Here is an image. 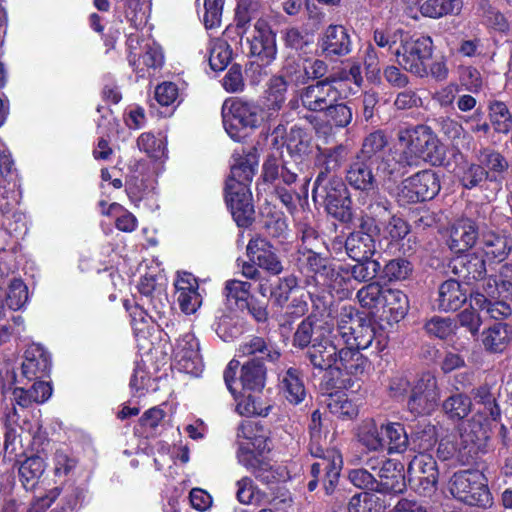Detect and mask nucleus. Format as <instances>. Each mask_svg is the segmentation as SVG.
Returning <instances> with one entry per match:
<instances>
[{
  "label": "nucleus",
  "instance_id": "0eeeda50",
  "mask_svg": "<svg viewBox=\"0 0 512 512\" xmlns=\"http://www.w3.org/2000/svg\"><path fill=\"white\" fill-rule=\"evenodd\" d=\"M314 311L297 327L293 343L299 348H306L324 336H331L334 331V317L330 307L314 304Z\"/></svg>",
  "mask_w": 512,
  "mask_h": 512
},
{
  "label": "nucleus",
  "instance_id": "ddd939ff",
  "mask_svg": "<svg viewBox=\"0 0 512 512\" xmlns=\"http://www.w3.org/2000/svg\"><path fill=\"white\" fill-rule=\"evenodd\" d=\"M250 54L263 65H269L277 54L276 37L270 26L264 20H258L252 32L247 37Z\"/></svg>",
  "mask_w": 512,
  "mask_h": 512
},
{
  "label": "nucleus",
  "instance_id": "f3484780",
  "mask_svg": "<svg viewBox=\"0 0 512 512\" xmlns=\"http://www.w3.org/2000/svg\"><path fill=\"white\" fill-rule=\"evenodd\" d=\"M174 358L179 370L187 374L198 376L203 370L199 343L193 334H185L177 340Z\"/></svg>",
  "mask_w": 512,
  "mask_h": 512
},
{
  "label": "nucleus",
  "instance_id": "a211bd4d",
  "mask_svg": "<svg viewBox=\"0 0 512 512\" xmlns=\"http://www.w3.org/2000/svg\"><path fill=\"white\" fill-rule=\"evenodd\" d=\"M234 189L225 186V199L238 226H248L254 214L252 195L249 188L236 185Z\"/></svg>",
  "mask_w": 512,
  "mask_h": 512
},
{
  "label": "nucleus",
  "instance_id": "c9c22d12",
  "mask_svg": "<svg viewBox=\"0 0 512 512\" xmlns=\"http://www.w3.org/2000/svg\"><path fill=\"white\" fill-rule=\"evenodd\" d=\"M345 247L349 257L357 262L370 259L376 250L372 236L362 231L351 233Z\"/></svg>",
  "mask_w": 512,
  "mask_h": 512
},
{
  "label": "nucleus",
  "instance_id": "f03ea898",
  "mask_svg": "<svg viewBox=\"0 0 512 512\" xmlns=\"http://www.w3.org/2000/svg\"><path fill=\"white\" fill-rule=\"evenodd\" d=\"M476 404L482 405L473 417L463 422L459 427V435L463 449L469 448L471 452L475 447L479 448L481 443L487 439V425L490 420H496L500 410L496 404L495 397L490 388L481 386L473 392Z\"/></svg>",
  "mask_w": 512,
  "mask_h": 512
},
{
  "label": "nucleus",
  "instance_id": "20e7f679",
  "mask_svg": "<svg viewBox=\"0 0 512 512\" xmlns=\"http://www.w3.org/2000/svg\"><path fill=\"white\" fill-rule=\"evenodd\" d=\"M447 488L455 499L467 505L487 508L493 504L487 479L478 470L454 473L448 481Z\"/></svg>",
  "mask_w": 512,
  "mask_h": 512
},
{
  "label": "nucleus",
  "instance_id": "5701e85b",
  "mask_svg": "<svg viewBox=\"0 0 512 512\" xmlns=\"http://www.w3.org/2000/svg\"><path fill=\"white\" fill-rule=\"evenodd\" d=\"M247 254L253 262L273 275L283 271V266L272 245L262 237L252 238L247 245Z\"/></svg>",
  "mask_w": 512,
  "mask_h": 512
},
{
  "label": "nucleus",
  "instance_id": "a878e982",
  "mask_svg": "<svg viewBox=\"0 0 512 512\" xmlns=\"http://www.w3.org/2000/svg\"><path fill=\"white\" fill-rule=\"evenodd\" d=\"M373 162L357 157L346 173V180L354 189L361 191H373L377 188V180L372 173Z\"/></svg>",
  "mask_w": 512,
  "mask_h": 512
},
{
  "label": "nucleus",
  "instance_id": "393cba45",
  "mask_svg": "<svg viewBox=\"0 0 512 512\" xmlns=\"http://www.w3.org/2000/svg\"><path fill=\"white\" fill-rule=\"evenodd\" d=\"M331 337L335 335L324 336L309 346L307 357L315 369L323 371L334 368L340 348Z\"/></svg>",
  "mask_w": 512,
  "mask_h": 512
},
{
  "label": "nucleus",
  "instance_id": "412c9836",
  "mask_svg": "<svg viewBox=\"0 0 512 512\" xmlns=\"http://www.w3.org/2000/svg\"><path fill=\"white\" fill-rule=\"evenodd\" d=\"M375 491L381 493H402L405 490L403 465L395 460L386 459L378 470Z\"/></svg>",
  "mask_w": 512,
  "mask_h": 512
},
{
  "label": "nucleus",
  "instance_id": "e433bc0d",
  "mask_svg": "<svg viewBox=\"0 0 512 512\" xmlns=\"http://www.w3.org/2000/svg\"><path fill=\"white\" fill-rule=\"evenodd\" d=\"M453 271L465 280H481L486 273L485 260L474 255H461L453 261Z\"/></svg>",
  "mask_w": 512,
  "mask_h": 512
},
{
  "label": "nucleus",
  "instance_id": "37998d69",
  "mask_svg": "<svg viewBox=\"0 0 512 512\" xmlns=\"http://www.w3.org/2000/svg\"><path fill=\"white\" fill-rule=\"evenodd\" d=\"M405 161V154L402 150L399 153H390L381 158L377 171L385 180H396L405 173L407 167L413 165Z\"/></svg>",
  "mask_w": 512,
  "mask_h": 512
},
{
  "label": "nucleus",
  "instance_id": "dca6fc26",
  "mask_svg": "<svg viewBox=\"0 0 512 512\" xmlns=\"http://www.w3.org/2000/svg\"><path fill=\"white\" fill-rule=\"evenodd\" d=\"M306 68L295 69L294 72L286 70V76H273L268 83L266 96V109L269 116H274L285 102V94L290 83L298 85L306 80Z\"/></svg>",
  "mask_w": 512,
  "mask_h": 512
},
{
  "label": "nucleus",
  "instance_id": "6e6552de",
  "mask_svg": "<svg viewBox=\"0 0 512 512\" xmlns=\"http://www.w3.org/2000/svg\"><path fill=\"white\" fill-rule=\"evenodd\" d=\"M299 97L302 106L307 110L324 112L333 103L346 98L347 92L340 91L338 82L328 77L302 89Z\"/></svg>",
  "mask_w": 512,
  "mask_h": 512
},
{
  "label": "nucleus",
  "instance_id": "bb28decb",
  "mask_svg": "<svg viewBox=\"0 0 512 512\" xmlns=\"http://www.w3.org/2000/svg\"><path fill=\"white\" fill-rule=\"evenodd\" d=\"M478 237L477 227L470 219L457 221L450 230L448 246L454 253H462L469 250Z\"/></svg>",
  "mask_w": 512,
  "mask_h": 512
},
{
  "label": "nucleus",
  "instance_id": "c85d7f7f",
  "mask_svg": "<svg viewBox=\"0 0 512 512\" xmlns=\"http://www.w3.org/2000/svg\"><path fill=\"white\" fill-rule=\"evenodd\" d=\"M417 5L422 16L439 19L447 15H458L463 8L462 0H408Z\"/></svg>",
  "mask_w": 512,
  "mask_h": 512
},
{
  "label": "nucleus",
  "instance_id": "f257e3e1",
  "mask_svg": "<svg viewBox=\"0 0 512 512\" xmlns=\"http://www.w3.org/2000/svg\"><path fill=\"white\" fill-rule=\"evenodd\" d=\"M398 145L405 154L406 163L416 165L420 159L433 165L442 163L444 149L435 133L426 125L401 128Z\"/></svg>",
  "mask_w": 512,
  "mask_h": 512
},
{
  "label": "nucleus",
  "instance_id": "e2e57ef3",
  "mask_svg": "<svg viewBox=\"0 0 512 512\" xmlns=\"http://www.w3.org/2000/svg\"><path fill=\"white\" fill-rule=\"evenodd\" d=\"M490 121L498 133H508L512 129V116L503 102H493L490 105Z\"/></svg>",
  "mask_w": 512,
  "mask_h": 512
},
{
  "label": "nucleus",
  "instance_id": "6e6d98bb",
  "mask_svg": "<svg viewBox=\"0 0 512 512\" xmlns=\"http://www.w3.org/2000/svg\"><path fill=\"white\" fill-rule=\"evenodd\" d=\"M362 318L358 316L355 308L350 305H344L340 308L336 315V331L345 342L348 337L351 338L354 327H356Z\"/></svg>",
  "mask_w": 512,
  "mask_h": 512
},
{
  "label": "nucleus",
  "instance_id": "7ed1b4c3",
  "mask_svg": "<svg viewBox=\"0 0 512 512\" xmlns=\"http://www.w3.org/2000/svg\"><path fill=\"white\" fill-rule=\"evenodd\" d=\"M222 117L225 131L234 141H242L246 130L258 127L263 121L270 119L269 112L255 103L241 100L225 101L222 106Z\"/></svg>",
  "mask_w": 512,
  "mask_h": 512
},
{
  "label": "nucleus",
  "instance_id": "7c9ffc66",
  "mask_svg": "<svg viewBox=\"0 0 512 512\" xmlns=\"http://www.w3.org/2000/svg\"><path fill=\"white\" fill-rule=\"evenodd\" d=\"M239 357H255V361L268 360L275 362L279 359V351L270 342L258 336H252L242 342L238 348Z\"/></svg>",
  "mask_w": 512,
  "mask_h": 512
},
{
  "label": "nucleus",
  "instance_id": "79ce46f5",
  "mask_svg": "<svg viewBox=\"0 0 512 512\" xmlns=\"http://www.w3.org/2000/svg\"><path fill=\"white\" fill-rule=\"evenodd\" d=\"M385 449L388 454L404 453L409 446L408 434L401 423L385 422Z\"/></svg>",
  "mask_w": 512,
  "mask_h": 512
},
{
  "label": "nucleus",
  "instance_id": "774afa93",
  "mask_svg": "<svg viewBox=\"0 0 512 512\" xmlns=\"http://www.w3.org/2000/svg\"><path fill=\"white\" fill-rule=\"evenodd\" d=\"M138 288L143 296L150 298L154 309L159 310L164 305L162 303V299L165 298L164 291L161 287L157 286L154 277L145 276L141 278Z\"/></svg>",
  "mask_w": 512,
  "mask_h": 512
},
{
  "label": "nucleus",
  "instance_id": "49530a36",
  "mask_svg": "<svg viewBox=\"0 0 512 512\" xmlns=\"http://www.w3.org/2000/svg\"><path fill=\"white\" fill-rule=\"evenodd\" d=\"M472 307H478L480 312H485L493 319L506 318L512 314V308L504 301L488 299L484 294L476 292L471 295Z\"/></svg>",
  "mask_w": 512,
  "mask_h": 512
},
{
  "label": "nucleus",
  "instance_id": "09e8293b",
  "mask_svg": "<svg viewBox=\"0 0 512 512\" xmlns=\"http://www.w3.org/2000/svg\"><path fill=\"white\" fill-rule=\"evenodd\" d=\"M136 144L151 160L162 161L167 157L166 140L162 136L156 137L150 132H144L139 135Z\"/></svg>",
  "mask_w": 512,
  "mask_h": 512
},
{
  "label": "nucleus",
  "instance_id": "c03bdc74",
  "mask_svg": "<svg viewBox=\"0 0 512 512\" xmlns=\"http://www.w3.org/2000/svg\"><path fill=\"white\" fill-rule=\"evenodd\" d=\"M381 309L390 313L391 318L398 322L403 319L408 312V297L401 290L385 289Z\"/></svg>",
  "mask_w": 512,
  "mask_h": 512
},
{
  "label": "nucleus",
  "instance_id": "39448f33",
  "mask_svg": "<svg viewBox=\"0 0 512 512\" xmlns=\"http://www.w3.org/2000/svg\"><path fill=\"white\" fill-rule=\"evenodd\" d=\"M398 64L419 77L429 74L428 61L433 53V41L429 36L410 37L407 33L401 45L394 51Z\"/></svg>",
  "mask_w": 512,
  "mask_h": 512
},
{
  "label": "nucleus",
  "instance_id": "ea45409f",
  "mask_svg": "<svg viewBox=\"0 0 512 512\" xmlns=\"http://www.w3.org/2000/svg\"><path fill=\"white\" fill-rule=\"evenodd\" d=\"M46 469V463L38 455L27 457L18 468L19 480L26 490L34 489Z\"/></svg>",
  "mask_w": 512,
  "mask_h": 512
},
{
  "label": "nucleus",
  "instance_id": "72a5a7b5",
  "mask_svg": "<svg viewBox=\"0 0 512 512\" xmlns=\"http://www.w3.org/2000/svg\"><path fill=\"white\" fill-rule=\"evenodd\" d=\"M384 435L385 423H377L373 419L363 421L357 433L359 442L370 451L385 450Z\"/></svg>",
  "mask_w": 512,
  "mask_h": 512
},
{
  "label": "nucleus",
  "instance_id": "c756f323",
  "mask_svg": "<svg viewBox=\"0 0 512 512\" xmlns=\"http://www.w3.org/2000/svg\"><path fill=\"white\" fill-rule=\"evenodd\" d=\"M256 166L257 161L253 155L234 157L230 175L226 181L227 188L234 189L236 185L249 188Z\"/></svg>",
  "mask_w": 512,
  "mask_h": 512
},
{
  "label": "nucleus",
  "instance_id": "bf43d9fd",
  "mask_svg": "<svg viewBox=\"0 0 512 512\" xmlns=\"http://www.w3.org/2000/svg\"><path fill=\"white\" fill-rule=\"evenodd\" d=\"M236 497L237 500L245 505H258L265 498V493L262 492L249 477H243L236 482Z\"/></svg>",
  "mask_w": 512,
  "mask_h": 512
},
{
  "label": "nucleus",
  "instance_id": "13d9d810",
  "mask_svg": "<svg viewBox=\"0 0 512 512\" xmlns=\"http://www.w3.org/2000/svg\"><path fill=\"white\" fill-rule=\"evenodd\" d=\"M232 51L224 40L214 39L210 42L209 65L214 71H222L230 63Z\"/></svg>",
  "mask_w": 512,
  "mask_h": 512
},
{
  "label": "nucleus",
  "instance_id": "4468645a",
  "mask_svg": "<svg viewBox=\"0 0 512 512\" xmlns=\"http://www.w3.org/2000/svg\"><path fill=\"white\" fill-rule=\"evenodd\" d=\"M320 189H323L325 192L327 212L342 222L351 220V199L342 180L340 178H331L327 183L321 184Z\"/></svg>",
  "mask_w": 512,
  "mask_h": 512
},
{
  "label": "nucleus",
  "instance_id": "0e129e2a",
  "mask_svg": "<svg viewBox=\"0 0 512 512\" xmlns=\"http://www.w3.org/2000/svg\"><path fill=\"white\" fill-rule=\"evenodd\" d=\"M28 288L20 279H13L6 294V303L11 310H20L28 302Z\"/></svg>",
  "mask_w": 512,
  "mask_h": 512
},
{
  "label": "nucleus",
  "instance_id": "58836bf2",
  "mask_svg": "<svg viewBox=\"0 0 512 512\" xmlns=\"http://www.w3.org/2000/svg\"><path fill=\"white\" fill-rule=\"evenodd\" d=\"M280 390L292 404H299L306 396L305 386L299 370L289 368L280 376Z\"/></svg>",
  "mask_w": 512,
  "mask_h": 512
},
{
  "label": "nucleus",
  "instance_id": "f704fd0d",
  "mask_svg": "<svg viewBox=\"0 0 512 512\" xmlns=\"http://www.w3.org/2000/svg\"><path fill=\"white\" fill-rule=\"evenodd\" d=\"M346 157V151L343 146L324 149L320 151L317 157V163L324 169L315 180L313 193H319L321 184L326 181L328 173L335 171L340 167Z\"/></svg>",
  "mask_w": 512,
  "mask_h": 512
},
{
  "label": "nucleus",
  "instance_id": "b1692460",
  "mask_svg": "<svg viewBox=\"0 0 512 512\" xmlns=\"http://www.w3.org/2000/svg\"><path fill=\"white\" fill-rule=\"evenodd\" d=\"M51 360L48 352L39 344L30 345L24 353L21 365L22 375L28 380L43 378L48 375Z\"/></svg>",
  "mask_w": 512,
  "mask_h": 512
},
{
  "label": "nucleus",
  "instance_id": "4be33fe9",
  "mask_svg": "<svg viewBox=\"0 0 512 512\" xmlns=\"http://www.w3.org/2000/svg\"><path fill=\"white\" fill-rule=\"evenodd\" d=\"M263 452L250 451L249 447L242 445L240 452H237L239 464L244 466L259 481L269 484L277 479V472L271 463L263 457Z\"/></svg>",
  "mask_w": 512,
  "mask_h": 512
},
{
  "label": "nucleus",
  "instance_id": "6ab92c4d",
  "mask_svg": "<svg viewBox=\"0 0 512 512\" xmlns=\"http://www.w3.org/2000/svg\"><path fill=\"white\" fill-rule=\"evenodd\" d=\"M322 53L330 56H345L352 50V41L347 29L342 25H329L318 42Z\"/></svg>",
  "mask_w": 512,
  "mask_h": 512
},
{
  "label": "nucleus",
  "instance_id": "2f4dec72",
  "mask_svg": "<svg viewBox=\"0 0 512 512\" xmlns=\"http://www.w3.org/2000/svg\"><path fill=\"white\" fill-rule=\"evenodd\" d=\"M466 299V292L460 283L456 280H447L440 285L435 302L439 310L447 312L459 309Z\"/></svg>",
  "mask_w": 512,
  "mask_h": 512
},
{
  "label": "nucleus",
  "instance_id": "338daca9",
  "mask_svg": "<svg viewBox=\"0 0 512 512\" xmlns=\"http://www.w3.org/2000/svg\"><path fill=\"white\" fill-rule=\"evenodd\" d=\"M378 498L371 493L361 492L355 494L348 503L349 512H381L382 506L377 503Z\"/></svg>",
  "mask_w": 512,
  "mask_h": 512
},
{
  "label": "nucleus",
  "instance_id": "052dcab7",
  "mask_svg": "<svg viewBox=\"0 0 512 512\" xmlns=\"http://www.w3.org/2000/svg\"><path fill=\"white\" fill-rule=\"evenodd\" d=\"M374 336L375 331L372 325L362 319L360 323L354 327L351 338L348 337L345 344L346 346L353 347L359 351L364 350L372 345Z\"/></svg>",
  "mask_w": 512,
  "mask_h": 512
},
{
  "label": "nucleus",
  "instance_id": "de8ad7c7",
  "mask_svg": "<svg viewBox=\"0 0 512 512\" xmlns=\"http://www.w3.org/2000/svg\"><path fill=\"white\" fill-rule=\"evenodd\" d=\"M478 162L488 172V180L495 181L507 171L508 161L499 152L485 148L477 156Z\"/></svg>",
  "mask_w": 512,
  "mask_h": 512
},
{
  "label": "nucleus",
  "instance_id": "3c124183",
  "mask_svg": "<svg viewBox=\"0 0 512 512\" xmlns=\"http://www.w3.org/2000/svg\"><path fill=\"white\" fill-rule=\"evenodd\" d=\"M251 284L240 280H228L225 284L224 294L227 304L231 308L244 309L248 307Z\"/></svg>",
  "mask_w": 512,
  "mask_h": 512
},
{
  "label": "nucleus",
  "instance_id": "a19ab883",
  "mask_svg": "<svg viewBox=\"0 0 512 512\" xmlns=\"http://www.w3.org/2000/svg\"><path fill=\"white\" fill-rule=\"evenodd\" d=\"M265 379L266 370L260 361L251 360L242 366L239 381L244 391H261Z\"/></svg>",
  "mask_w": 512,
  "mask_h": 512
},
{
  "label": "nucleus",
  "instance_id": "69168bd1",
  "mask_svg": "<svg viewBox=\"0 0 512 512\" xmlns=\"http://www.w3.org/2000/svg\"><path fill=\"white\" fill-rule=\"evenodd\" d=\"M333 80L337 81L340 85V91H346L347 96L355 93L356 90L350 85L352 83L355 88H359L363 82L361 75V67L358 64H353L349 70H343L336 75L330 76Z\"/></svg>",
  "mask_w": 512,
  "mask_h": 512
},
{
  "label": "nucleus",
  "instance_id": "4c0bfd02",
  "mask_svg": "<svg viewBox=\"0 0 512 512\" xmlns=\"http://www.w3.org/2000/svg\"><path fill=\"white\" fill-rule=\"evenodd\" d=\"M319 286L335 292L340 298L347 297L352 290L350 272L342 266H331L326 276L320 275Z\"/></svg>",
  "mask_w": 512,
  "mask_h": 512
},
{
  "label": "nucleus",
  "instance_id": "9d476101",
  "mask_svg": "<svg viewBox=\"0 0 512 512\" xmlns=\"http://www.w3.org/2000/svg\"><path fill=\"white\" fill-rule=\"evenodd\" d=\"M309 450L311 455L318 459L311 465V474L317 478L324 472L325 490L327 494H331L342 469V456L334 449H324L321 440L312 438Z\"/></svg>",
  "mask_w": 512,
  "mask_h": 512
},
{
  "label": "nucleus",
  "instance_id": "cd10ccee",
  "mask_svg": "<svg viewBox=\"0 0 512 512\" xmlns=\"http://www.w3.org/2000/svg\"><path fill=\"white\" fill-rule=\"evenodd\" d=\"M480 246L488 260L502 262L512 249V238L506 234L489 231L482 234Z\"/></svg>",
  "mask_w": 512,
  "mask_h": 512
},
{
  "label": "nucleus",
  "instance_id": "473e14b6",
  "mask_svg": "<svg viewBox=\"0 0 512 512\" xmlns=\"http://www.w3.org/2000/svg\"><path fill=\"white\" fill-rule=\"evenodd\" d=\"M324 116L330 125H321L317 121L316 117H310L311 123H313V120L316 121L314 128L317 133L327 134L331 130V126H335L337 128L347 127L353 119L352 109L348 105L338 102L330 105L324 111Z\"/></svg>",
  "mask_w": 512,
  "mask_h": 512
},
{
  "label": "nucleus",
  "instance_id": "a18cd8bd",
  "mask_svg": "<svg viewBox=\"0 0 512 512\" xmlns=\"http://www.w3.org/2000/svg\"><path fill=\"white\" fill-rule=\"evenodd\" d=\"M511 340V331L506 324L498 323L483 331L482 343L490 352H502Z\"/></svg>",
  "mask_w": 512,
  "mask_h": 512
},
{
  "label": "nucleus",
  "instance_id": "1a4fd4ad",
  "mask_svg": "<svg viewBox=\"0 0 512 512\" xmlns=\"http://www.w3.org/2000/svg\"><path fill=\"white\" fill-rule=\"evenodd\" d=\"M368 368V359L359 350L346 346L339 349L333 369L342 376L341 381L345 389L357 391Z\"/></svg>",
  "mask_w": 512,
  "mask_h": 512
},
{
  "label": "nucleus",
  "instance_id": "864d4df0",
  "mask_svg": "<svg viewBox=\"0 0 512 512\" xmlns=\"http://www.w3.org/2000/svg\"><path fill=\"white\" fill-rule=\"evenodd\" d=\"M100 206L103 214L115 217V226L118 230L130 233L137 228V218L120 204L112 203L105 209L106 202L101 201Z\"/></svg>",
  "mask_w": 512,
  "mask_h": 512
},
{
  "label": "nucleus",
  "instance_id": "603ef678",
  "mask_svg": "<svg viewBox=\"0 0 512 512\" xmlns=\"http://www.w3.org/2000/svg\"><path fill=\"white\" fill-rule=\"evenodd\" d=\"M442 408L450 420L460 421L471 412L472 402L467 395L456 393L444 400Z\"/></svg>",
  "mask_w": 512,
  "mask_h": 512
},
{
  "label": "nucleus",
  "instance_id": "8fccbe9b",
  "mask_svg": "<svg viewBox=\"0 0 512 512\" xmlns=\"http://www.w3.org/2000/svg\"><path fill=\"white\" fill-rule=\"evenodd\" d=\"M237 439V452H240L242 445L249 447V450L255 451V453L266 449L265 437L257 434L256 425L250 420L241 422L237 431Z\"/></svg>",
  "mask_w": 512,
  "mask_h": 512
},
{
  "label": "nucleus",
  "instance_id": "423d86ee",
  "mask_svg": "<svg viewBox=\"0 0 512 512\" xmlns=\"http://www.w3.org/2000/svg\"><path fill=\"white\" fill-rule=\"evenodd\" d=\"M129 63L139 77L154 75L164 64V54L161 47L150 40H139V35L131 33L127 39Z\"/></svg>",
  "mask_w": 512,
  "mask_h": 512
},
{
  "label": "nucleus",
  "instance_id": "aec40b11",
  "mask_svg": "<svg viewBox=\"0 0 512 512\" xmlns=\"http://www.w3.org/2000/svg\"><path fill=\"white\" fill-rule=\"evenodd\" d=\"M177 301L185 314H193L202 304L197 279L188 272L178 273L175 282Z\"/></svg>",
  "mask_w": 512,
  "mask_h": 512
},
{
  "label": "nucleus",
  "instance_id": "680f3d73",
  "mask_svg": "<svg viewBox=\"0 0 512 512\" xmlns=\"http://www.w3.org/2000/svg\"><path fill=\"white\" fill-rule=\"evenodd\" d=\"M384 291L379 283L373 282L362 287L357 292V298L362 307L379 310L382 307Z\"/></svg>",
  "mask_w": 512,
  "mask_h": 512
},
{
  "label": "nucleus",
  "instance_id": "2eb2a0df",
  "mask_svg": "<svg viewBox=\"0 0 512 512\" xmlns=\"http://www.w3.org/2000/svg\"><path fill=\"white\" fill-rule=\"evenodd\" d=\"M409 480L418 486L424 495H430L436 489L438 470L434 458L427 454L415 456L408 465Z\"/></svg>",
  "mask_w": 512,
  "mask_h": 512
},
{
  "label": "nucleus",
  "instance_id": "5fc2aeb1",
  "mask_svg": "<svg viewBox=\"0 0 512 512\" xmlns=\"http://www.w3.org/2000/svg\"><path fill=\"white\" fill-rule=\"evenodd\" d=\"M327 407L329 411L339 417L351 419L357 415V406L344 392H335L328 397Z\"/></svg>",
  "mask_w": 512,
  "mask_h": 512
},
{
  "label": "nucleus",
  "instance_id": "f8f14e48",
  "mask_svg": "<svg viewBox=\"0 0 512 512\" xmlns=\"http://www.w3.org/2000/svg\"><path fill=\"white\" fill-rule=\"evenodd\" d=\"M440 399L436 377L429 373H423L412 389L408 401L409 410L416 415L430 414L436 408Z\"/></svg>",
  "mask_w": 512,
  "mask_h": 512
},
{
  "label": "nucleus",
  "instance_id": "9b49d317",
  "mask_svg": "<svg viewBox=\"0 0 512 512\" xmlns=\"http://www.w3.org/2000/svg\"><path fill=\"white\" fill-rule=\"evenodd\" d=\"M440 190V182L432 170H423L402 182L399 196L406 202L415 203L434 198Z\"/></svg>",
  "mask_w": 512,
  "mask_h": 512
},
{
  "label": "nucleus",
  "instance_id": "4d7b16f0",
  "mask_svg": "<svg viewBox=\"0 0 512 512\" xmlns=\"http://www.w3.org/2000/svg\"><path fill=\"white\" fill-rule=\"evenodd\" d=\"M387 144L388 140L384 132L374 131L364 139L359 157L373 163L377 162Z\"/></svg>",
  "mask_w": 512,
  "mask_h": 512
}]
</instances>
